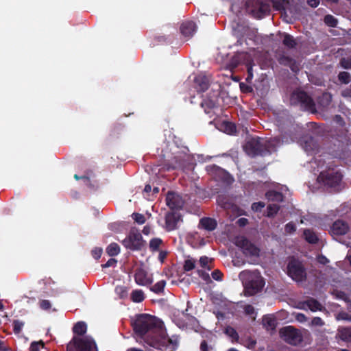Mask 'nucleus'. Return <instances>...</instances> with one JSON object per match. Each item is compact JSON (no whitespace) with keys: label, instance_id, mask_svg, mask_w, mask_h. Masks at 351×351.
I'll list each match as a JSON object with an SVG mask.
<instances>
[{"label":"nucleus","instance_id":"1","mask_svg":"<svg viewBox=\"0 0 351 351\" xmlns=\"http://www.w3.org/2000/svg\"><path fill=\"white\" fill-rule=\"evenodd\" d=\"M135 332L143 337L147 332L149 334L144 337L145 343L154 348L161 349L171 343L172 340L166 337L162 322L152 315H139L134 323Z\"/></svg>","mask_w":351,"mask_h":351},{"label":"nucleus","instance_id":"2","mask_svg":"<svg viewBox=\"0 0 351 351\" xmlns=\"http://www.w3.org/2000/svg\"><path fill=\"white\" fill-rule=\"evenodd\" d=\"M239 278L244 287L245 295H254L262 290L265 282L257 271H243L239 274Z\"/></svg>","mask_w":351,"mask_h":351},{"label":"nucleus","instance_id":"3","mask_svg":"<svg viewBox=\"0 0 351 351\" xmlns=\"http://www.w3.org/2000/svg\"><path fill=\"white\" fill-rule=\"evenodd\" d=\"M280 145V141L278 138H271L269 141L261 140L258 138H252L249 139L243 149L247 154L254 156L258 154H263V147H266L267 152H271L275 149L276 146Z\"/></svg>","mask_w":351,"mask_h":351},{"label":"nucleus","instance_id":"4","mask_svg":"<svg viewBox=\"0 0 351 351\" xmlns=\"http://www.w3.org/2000/svg\"><path fill=\"white\" fill-rule=\"evenodd\" d=\"M67 351H97V346L90 337H74L67 345Z\"/></svg>","mask_w":351,"mask_h":351},{"label":"nucleus","instance_id":"5","mask_svg":"<svg viewBox=\"0 0 351 351\" xmlns=\"http://www.w3.org/2000/svg\"><path fill=\"white\" fill-rule=\"evenodd\" d=\"M342 175L338 169L329 168L326 171H322L317 178L319 182L330 187H337L339 185Z\"/></svg>","mask_w":351,"mask_h":351},{"label":"nucleus","instance_id":"6","mask_svg":"<svg viewBox=\"0 0 351 351\" xmlns=\"http://www.w3.org/2000/svg\"><path fill=\"white\" fill-rule=\"evenodd\" d=\"M287 274L293 280L302 282L305 280L306 274L302 263L295 259H291L287 265Z\"/></svg>","mask_w":351,"mask_h":351},{"label":"nucleus","instance_id":"7","mask_svg":"<svg viewBox=\"0 0 351 351\" xmlns=\"http://www.w3.org/2000/svg\"><path fill=\"white\" fill-rule=\"evenodd\" d=\"M280 335L282 339L292 345L299 344L303 337L301 332L291 326L281 328Z\"/></svg>","mask_w":351,"mask_h":351},{"label":"nucleus","instance_id":"8","mask_svg":"<svg viewBox=\"0 0 351 351\" xmlns=\"http://www.w3.org/2000/svg\"><path fill=\"white\" fill-rule=\"evenodd\" d=\"M235 244L240 247L246 256H258L260 250L254 245L250 243L245 237L240 236L235 239Z\"/></svg>","mask_w":351,"mask_h":351},{"label":"nucleus","instance_id":"9","mask_svg":"<svg viewBox=\"0 0 351 351\" xmlns=\"http://www.w3.org/2000/svg\"><path fill=\"white\" fill-rule=\"evenodd\" d=\"M123 243L126 247L132 250H138L144 245L142 236L137 232H132L123 241Z\"/></svg>","mask_w":351,"mask_h":351},{"label":"nucleus","instance_id":"10","mask_svg":"<svg viewBox=\"0 0 351 351\" xmlns=\"http://www.w3.org/2000/svg\"><path fill=\"white\" fill-rule=\"evenodd\" d=\"M166 201L167 205L171 210L180 209L184 205V201L182 198L180 196V195L173 192H169L167 193Z\"/></svg>","mask_w":351,"mask_h":351},{"label":"nucleus","instance_id":"11","mask_svg":"<svg viewBox=\"0 0 351 351\" xmlns=\"http://www.w3.org/2000/svg\"><path fill=\"white\" fill-rule=\"evenodd\" d=\"M134 277L136 282L141 286L150 285L153 281L152 276L143 268L137 269Z\"/></svg>","mask_w":351,"mask_h":351},{"label":"nucleus","instance_id":"12","mask_svg":"<svg viewBox=\"0 0 351 351\" xmlns=\"http://www.w3.org/2000/svg\"><path fill=\"white\" fill-rule=\"evenodd\" d=\"M181 220L180 215L176 213H169L166 215V228L167 230H173L177 228L178 222Z\"/></svg>","mask_w":351,"mask_h":351},{"label":"nucleus","instance_id":"13","mask_svg":"<svg viewBox=\"0 0 351 351\" xmlns=\"http://www.w3.org/2000/svg\"><path fill=\"white\" fill-rule=\"evenodd\" d=\"M349 227L348 224L341 220L336 221L331 228V232L334 235H343L348 232Z\"/></svg>","mask_w":351,"mask_h":351},{"label":"nucleus","instance_id":"14","mask_svg":"<svg viewBox=\"0 0 351 351\" xmlns=\"http://www.w3.org/2000/svg\"><path fill=\"white\" fill-rule=\"evenodd\" d=\"M246 5L248 11L253 14H258V12L262 13L267 10V8L257 0H250Z\"/></svg>","mask_w":351,"mask_h":351},{"label":"nucleus","instance_id":"15","mask_svg":"<svg viewBox=\"0 0 351 351\" xmlns=\"http://www.w3.org/2000/svg\"><path fill=\"white\" fill-rule=\"evenodd\" d=\"M196 28V25L193 22L187 21L182 23L181 32L185 37L190 38L195 32Z\"/></svg>","mask_w":351,"mask_h":351},{"label":"nucleus","instance_id":"16","mask_svg":"<svg viewBox=\"0 0 351 351\" xmlns=\"http://www.w3.org/2000/svg\"><path fill=\"white\" fill-rule=\"evenodd\" d=\"M303 309H309L313 312L322 310V305L314 299H310L302 304L300 307Z\"/></svg>","mask_w":351,"mask_h":351},{"label":"nucleus","instance_id":"17","mask_svg":"<svg viewBox=\"0 0 351 351\" xmlns=\"http://www.w3.org/2000/svg\"><path fill=\"white\" fill-rule=\"evenodd\" d=\"M199 225L206 230L212 231L215 229L217 222L211 218H203L200 220Z\"/></svg>","mask_w":351,"mask_h":351},{"label":"nucleus","instance_id":"18","mask_svg":"<svg viewBox=\"0 0 351 351\" xmlns=\"http://www.w3.org/2000/svg\"><path fill=\"white\" fill-rule=\"evenodd\" d=\"M198 91H204L208 87V80L205 76L199 75L195 80Z\"/></svg>","mask_w":351,"mask_h":351},{"label":"nucleus","instance_id":"19","mask_svg":"<svg viewBox=\"0 0 351 351\" xmlns=\"http://www.w3.org/2000/svg\"><path fill=\"white\" fill-rule=\"evenodd\" d=\"M292 100L298 99V101L302 103H304L306 104H310V98L307 96V95L303 91H296L292 95Z\"/></svg>","mask_w":351,"mask_h":351},{"label":"nucleus","instance_id":"20","mask_svg":"<svg viewBox=\"0 0 351 351\" xmlns=\"http://www.w3.org/2000/svg\"><path fill=\"white\" fill-rule=\"evenodd\" d=\"M263 325L268 330H272L275 328L276 322L272 315H267L263 317Z\"/></svg>","mask_w":351,"mask_h":351},{"label":"nucleus","instance_id":"21","mask_svg":"<svg viewBox=\"0 0 351 351\" xmlns=\"http://www.w3.org/2000/svg\"><path fill=\"white\" fill-rule=\"evenodd\" d=\"M337 336L344 341H351V329L346 328H339Z\"/></svg>","mask_w":351,"mask_h":351},{"label":"nucleus","instance_id":"22","mask_svg":"<svg viewBox=\"0 0 351 351\" xmlns=\"http://www.w3.org/2000/svg\"><path fill=\"white\" fill-rule=\"evenodd\" d=\"M217 94H215L210 99H204L202 102V107L205 108V112L206 113H208V109L213 108L216 106L217 104Z\"/></svg>","mask_w":351,"mask_h":351},{"label":"nucleus","instance_id":"23","mask_svg":"<svg viewBox=\"0 0 351 351\" xmlns=\"http://www.w3.org/2000/svg\"><path fill=\"white\" fill-rule=\"evenodd\" d=\"M302 147L307 153H310L316 148V143L311 137H307Z\"/></svg>","mask_w":351,"mask_h":351},{"label":"nucleus","instance_id":"24","mask_svg":"<svg viewBox=\"0 0 351 351\" xmlns=\"http://www.w3.org/2000/svg\"><path fill=\"white\" fill-rule=\"evenodd\" d=\"M206 170L208 172L219 171V173H221L224 174V176L226 177V181L228 183H230V182H232L233 181L232 178L228 173H227L226 172L223 171V169H220L219 167H217L216 165L208 166L206 167Z\"/></svg>","mask_w":351,"mask_h":351},{"label":"nucleus","instance_id":"25","mask_svg":"<svg viewBox=\"0 0 351 351\" xmlns=\"http://www.w3.org/2000/svg\"><path fill=\"white\" fill-rule=\"evenodd\" d=\"M304 237L305 240L310 243H315L318 240L317 234L309 229H306L304 231Z\"/></svg>","mask_w":351,"mask_h":351},{"label":"nucleus","instance_id":"26","mask_svg":"<svg viewBox=\"0 0 351 351\" xmlns=\"http://www.w3.org/2000/svg\"><path fill=\"white\" fill-rule=\"evenodd\" d=\"M219 130L228 134H232L236 131L234 125L230 122H223Z\"/></svg>","mask_w":351,"mask_h":351},{"label":"nucleus","instance_id":"27","mask_svg":"<svg viewBox=\"0 0 351 351\" xmlns=\"http://www.w3.org/2000/svg\"><path fill=\"white\" fill-rule=\"evenodd\" d=\"M86 324L83 322H79L75 324L73 330L75 335H82L86 331Z\"/></svg>","mask_w":351,"mask_h":351},{"label":"nucleus","instance_id":"28","mask_svg":"<svg viewBox=\"0 0 351 351\" xmlns=\"http://www.w3.org/2000/svg\"><path fill=\"white\" fill-rule=\"evenodd\" d=\"M266 197L269 201L282 202L283 199L282 193L274 191L267 192L266 193Z\"/></svg>","mask_w":351,"mask_h":351},{"label":"nucleus","instance_id":"29","mask_svg":"<svg viewBox=\"0 0 351 351\" xmlns=\"http://www.w3.org/2000/svg\"><path fill=\"white\" fill-rule=\"evenodd\" d=\"M120 252L119 246L114 243L110 244L106 248V252L108 255L113 256L117 255Z\"/></svg>","mask_w":351,"mask_h":351},{"label":"nucleus","instance_id":"30","mask_svg":"<svg viewBox=\"0 0 351 351\" xmlns=\"http://www.w3.org/2000/svg\"><path fill=\"white\" fill-rule=\"evenodd\" d=\"M131 298L134 302H141L145 298L144 293L141 290L133 291L131 295Z\"/></svg>","mask_w":351,"mask_h":351},{"label":"nucleus","instance_id":"31","mask_svg":"<svg viewBox=\"0 0 351 351\" xmlns=\"http://www.w3.org/2000/svg\"><path fill=\"white\" fill-rule=\"evenodd\" d=\"M25 323L19 319H15L12 322L13 326V331L14 334L19 335L21 332L23 327L24 326Z\"/></svg>","mask_w":351,"mask_h":351},{"label":"nucleus","instance_id":"32","mask_svg":"<svg viewBox=\"0 0 351 351\" xmlns=\"http://www.w3.org/2000/svg\"><path fill=\"white\" fill-rule=\"evenodd\" d=\"M279 206L276 204H269L267 209V216L269 217H274L278 211Z\"/></svg>","mask_w":351,"mask_h":351},{"label":"nucleus","instance_id":"33","mask_svg":"<svg viewBox=\"0 0 351 351\" xmlns=\"http://www.w3.org/2000/svg\"><path fill=\"white\" fill-rule=\"evenodd\" d=\"M225 333L230 338H231L232 341H236L239 338V335H238L237 332H236V330L230 326H228L226 328Z\"/></svg>","mask_w":351,"mask_h":351},{"label":"nucleus","instance_id":"34","mask_svg":"<svg viewBox=\"0 0 351 351\" xmlns=\"http://www.w3.org/2000/svg\"><path fill=\"white\" fill-rule=\"evenodd\" d=\"M116 293L120 298H125L128 295V289L124 286H117L115 288Z\"/></svg>","mask_w":351,"mask_h":351},{"label":"nucleus","instance_id":"35","mask_svg":"<svg viewBox=\"0 0 351 351\" xmlns=\"http://www.w3.org/2000/svg\"><path fill=\"white\" fill-rule=\"evenodd\" d=\"M212 259L209 258L206 256H202L200 258L199 261V263L202 267L207 269L208 270L210 269V267L209 266V263H211Z\"/></svg>","mask_w":351,"mask_h":351},{"label":"nucleus","instance_id":"36","mask_svg":"<svg viewBox=\"0 0 351 351\" xmlns=\"http://www.w3.org/2000/svg\"><path fill=\"white\" fill-rule=\"evenodd\" d=\"M40 346L44 348V341L43 340L33 341L30 345L29 351H40Z\"/></svg>","mask_w":351,"mask_h":351},{"label":"nucleus","instance_id":"37","mask_svg":"<svg viewBox=\"0 0 351 351\" xmlns=\"http://www.w3.org/2000/svg\"><path fill=\"white\" fill-rule=\"evenodd\" d=\"M165 284L166 282L165 280H160L155 284L152 287L151 290L156 293L161 292L164 289Z\"/></svg>","mask_w":351,"mask_h":351},{"label":"nucleus","instance_id":"38","mask_svg":"<svg viewBox=\"0 0 351 351\" xmlns=\"http://www.w3.org/2000/svg\"><path fill=\"white\" fill-rule=\"evenodd\" d=\"M283 44L287 47L291 48L293 47L295 45V43L291 36L288 34H285L283 39Z\"/></svg>","mask_w":351,"mask_h":351},{"label":"nucleus","instance_id":"39","mask_svg":"<svg viewBox=\"0 0 351 351\" xmlns=\"http://www.w3.org/2000/svg\"><path fill=\"white\" fill-rule=\"evenodd\" d=\"M162 243V240L160 239H153L149 243V247L153 250L156 251L158 249L160 245Z\"/></svg>","mask_w":351,"mask_h":351},{"label":"nucleus","instance_id":"40","mask_svg":"<svg viewBox=\"0 0 351 351\" xmlns=\"http://www.w3.org/2000/svg\"><path fill=\"white\" fill-rule=\"evenodd\" d=\"M324 22L330 27H335L337 23L336 19L331 15L326 16L324 18Z\"/></svg>","mask_w":351,"mask_h":351},{"label":"nucleus","instance_id":"41","mask_svg":"<svg viewBox=\"0 0 351 351\" xmlns=\"http://www.w3.org/2000/svg\"><path fill=\"white\" fill-rule=\"evenodd\" d=\"M132 217L138 224H143L145 222V218L142 214L133 213Z\"/></svg>","mask_w":351,"mask_h":351},{"label":"nucleus","instance_id":"42","mask_svg":"<svg viewBox=\"0 0 351 351\" xmlns=\"http://www.w3.org/2000/svg\"><path fill=\"white\" fill-rule=\"evenodd\" d=\"M339 79L343 83L348 84L350 82V76L347 72H341L339 74Z\"/></svg>","mask_w":351,"mask_h":351},{"label":"nucleus","instance_id":"43","mask_svg":"<svg viewBox=\"0 0 351 351\" xmlns=\"http://www.w3.org/2000/svg\"><path fill=\"white\" fill-rule=\"evenodd\" d=\"M195 267V261L192 258H189L185 261L184 268L186 271H190Z\"/></svg>","mask_w":351,"mask_h":351},{"label":"nucleus","instance_id":"44","mask_svg":"<svg viewBox=\"0 0 351 351\" xmlns=\"http://www.w3.org/2000/svg\"><path fill=\"white\" fill-rule=\"evenodd\" d=\"M285 230L287 234H292L296 230V226L293 223L289 222L286 224Z\"/></svg>","mask_w":351,"mask_h":351},{"label":"nucleus","instance_id":"45","mask_svg":"<svg viewBox=\"0 0 351 351\" xmlns=\"http://www.w3.org/2000/svg\"><path fill=\"white\" fill-rule=\"evenodd\" d=\"M92 256L95 258L98 259L101 257L102 254V249L101 247H95L91 252Z\"/></svg>","mask_w":351,"mask_h":351},{"label":"nucleus","instance_id":"46","mask_svg":"<svg viewBox=\"0 0 351 351\" xmlns=\"http://www.w3.org/2000/svg\"><path fill=\"white\" fill-rule=\"evenodd\" d=\"M264 207H265V204L261 202H255L252 205V209L254 211H259Z\"/></svg>","mask_w":351,"mask_h":351},{"label":"nucleus","instance_id":"47","mask_svg":"<svg viewBox=\"0 0 351 351\" xmlns=\"http://www.w3.org/2000/svg\"><path fill=\"white\" fill-rule=\"evenodd\" d=\"M324 324V322H323V320L319 317H314L312 321H311V325L312 326H322Z\"/></svg>","mask_w":351,"mask_h":351},{"label":"nucleus","instance_id":"48","mask_svg":"<svg viewBox=\"0 0 351 351\" xmlns=\"http://www.w3.org/2000/svg\"><path fill=\"white\" fill-rule=\"evenodd\" d=\"M212 277L217 281H221L222 280V274L219 270H215L212 273Z\"/></svg>","mask_w":351,"mask_h":351},{"label":"nucleus","instance_id":"49","mask_svg":"<svg viewBox=\"0 0 351 351\" xmlns=\"http://www.w3.org/2000/svg\"><path fill=\"white\" fill-rule=\"evenodd\" d=\"M342 96L348 101H351V89H346L342 91Z\"/></svg>","mask_w":351,"mask_h":351},{"label":"nucleus","instance_id":"50","mask_svg":"<svg viewBox=\"0 0 351 351\" xmlns=\"http://www.w3.org/2000/svg\"><path fill=\"white\" fill-rule=\"evenodd\" d=\"M294 316L295 319L300 322H304L305 321H306V316L302 313H297L294 314Z\"/></svg>","mask_w":351,"mask_h":351},{"label":"nucleus","instance_id":"51","mask_svg":"<svg viewBox=\"0 0 351 351\" xmlns=\"http://www.w3.org/2000/svg\"><path fill=\"white\" fill-rule=\"evenodd\" d=\"M245 312L246 314L247 315H252L254 314V308L251 305H247L245 306Z\"/></svg>","mask_w":351,"mask_h":351},{"label":"nucleus","instance_id":"52","mask_svg":"<svg viewBox=\"0 0 351 351\" xmlns=\"http://www.w3.org/2000/svg\"><path fill=\"white\" fill-rule=\"evenodd\" d=\"M45 312H47V311L52 312V311H56V308H52V305L51 304L49 301L45 300Z\"/></svg>","mask_w":351,"mask_h":351},{"label":"nucleus","instance_id":"53","mask_svg":"<svg viewBox=\"0 0 351 351\" xmlns=\"http://www.w3.org/2000/svg\"><path fill=\"white\" fill-rule=\"evenodd\" d=\"M317 261L319 263L323 264V265H326L329 262L328 259L323 255H320V256H317Z\"/></svg>","mask_w":351,"mask_h":351},{"label":"nucleus","instance_id":"54","mask_svg":"<svg viewBox=\"0 0 351 351\" xmlns=\"http://www.w3.org/2000/svg\"><path fill=\"white\" fill-rule=\"evenodd\" d=\"M116 260L114 259V258H110V260H108L107 261V263L106 264H104L103 265L104 267H111V266H113L114 265H115L116 263Z\"/></svg>","mask_w":351,"mask_h":351},{"label":"nucleus","instance_id":"55","mask_svg":"<svg viewBox=\"0 0 351 351\" xmlns=\"http://www.w3.org/2000/svg\"><path fill=\"white\" fill-rule=\"evenodd\" d=\"M239 226H245L247 223V219L245 218H241L237 221Z\"/></svg>","mask_w":351,"mask_h":351},{"label":"nucleus","instance_id":"56","mask_svg":"<svg viewBox=\"0 0 351 351\" xmlns=\"http://www.w3.org/2000/svg\"><path fill=\"white\" fill-rule=\"evenodd\" d=\"M319 0H308V3L311 7H317L319 5Z\"/></svg>","mask_w":351,"mask_h":351},{"label":"nucleus","instance_id":"57","mask_svg":"<svg viewBox=\"0 0 351 351\" xmlns=\"http://www.w3.org/2000/svg\"><path fill=\"white\" fill-rule=\"evenodd\" d=\"M8 348L5 346V342L0 340V351H8Z\"/></svg>","mask_w":351,"mask_h":351},{"label":"nucleus","instance_id":"58","mask_svg":"<svg viewBox=\"0 0 351 351\" xmlns=\"http://www.w3.org/2000/svg\"><path fill=\"white\" fill-rule=\"evenodd\" d=\"M152 232V229H151V228H150L149 226H145V227H144V228H143V234H146V235H147V234H150V232Z\"/></svg>","mask_w":351,"mask_h":351},{"label":"nucleus","instance_id":"59","mask_svg":"<svg viewBox=\"0 0 351 351\" xmlns=\"http://www.w3.org/2000/svg\"><path fill=\"white\" fill-rule=\"evenodd\" d=\"M199 275L204 280H207L210 278L209 274L208 273L199 272Z\"/></svg>","mask_w":351,"mask_h":351},{"label":"nucleus","instance_id":"60","mask_svg":"<svg viewBox=\"0 0 351 351\" xmlns=\"http://www.w3.org/2000/svg\"><path fill=\"white\" fill-rule=\"evenodd\" d=\"M200 348L202 351H207V344L205 341H203L201 343Z\"/></svg>","mask_w":351,"mask_h":351},{"label":"nucleus","instance_id":"61","mask_svg":"<svg viewBox=\"0 0 351 351\" xmlns=\"http://www.w3.org/2000/svg\"><path fill=\"white\" fill-rule=\"evenodd\" d=\"M166 256V252H161L159 254V259L161 262L163 261L164 258H165Z\"/></svg>","mask_w":351,"mask_h":351},{"label":"nucleus","instance_id":"62","mask_svg":"<svg viewBox=\"0 0 351 351\" xmlns=\"http://www.w3.org/2000/svg\"><path fill=\"white\" fill-rule=\"evenodd\" d=\"M151 189H152V186L149 184H147L145 186L144 191L145 193H148V192H149L151 191Z\"/></svg>","mask_w":351,"mask_h":351},{"label":"nucleus","instance_id":"63","mask_svg":"<svg viewBox=\"0 0 351 351\" xmlns=\"http://www.w3.org/2000/svg\"><path fill=\"white\" fill-rule=\"evenodd\" d=\"M127 351H143V350L138 349V348H132L128 349Z\"/></svg>","mask_w":351,"mask_h":351},{"label":"nucleus","instance_id":"64","mask_svg":"<svg viewBox=\"0 0 351 351\" xmlns=\"http://www.w3.org/2000/svg\"><path fill=\"white\" fill-rule=\"evenodd\" d=\"M39 304H40V308L44 309V300H40Z\"/></svg>","mask_w":351,"mask_h":351}]
</instances>
